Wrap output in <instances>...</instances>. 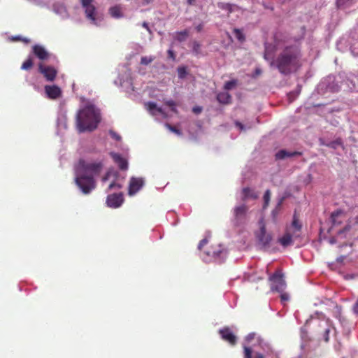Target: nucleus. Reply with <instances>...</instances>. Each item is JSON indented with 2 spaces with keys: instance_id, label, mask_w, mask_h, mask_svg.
Masks as SVG:
<instances>
[{
  "instance_id": "f257e3e1",
  "label": "nucleus",
  "mask_w": 358,
  "mask_h": 358,
  "mask_svg": "<svg viewBox=\"0 0 358 358\" xmlns=\"http://www.w3.org/2000/svg\"><path fill=\"white\" fill-rule=\"evenodd\" d=\"M103 169L101 162L90 163L80 159L74 166L75 182L82 192L87 194L96 187L94 176L99 175Z\"/></svg>"
},
{
  "instance_id": "f03ea898",
  "label": "nucleus",
  "mask_w": 358,
  "mask_h": 358,
  "mask_svg": "<svg viewBox=\"0 0 358 358\" xmlns=\"http://www.w3.org/2000/svg\"><path fill=\"white\" fill-rule=\"evenodd\" d=\"M100 115L96 108L90 105L80 110L76 117V124L80 133L93 131L97 127Z\"/></svg>"
},
{
  "instance_id": "7ed1b4c3",
  "label": "nucleus",
  "mask_w": 358,
  "mask_h": 358,
  "mask_svg": "<svg viewBox=\"0 0 358 358\" xmlns=\"http://www.w3.org/2000/svg\"><path fill=\"white\" fill-rule=\"evenodd\" d=\"M307 238L303 234L302 222L295 212L292 217V245L299 248L305 245Z\"/></svg>"
},
{
  "instance_id": "20e7f679",
  "label": "nucleus",
  "mask_w": 358,
  "mask_h": 358,
  "mask_svg": "<svg viewBox=\"0 0 358 358\" xmlns=\"http://www.w3.org/2000/svg\"><path fill=\"white\" fill-rule=\"evenodd\" d=\"M275 62L280 73H289L291 71V48L289 46L285 48Z\"/></svg>"
},
{
  "instance_id": "39448f33",
  "label": "nucleus",
  "mask_w": 358,
  "mask_h": 358,
  "mask_svg": "<svg viewBox=\"0 0 358 358\" xmlns=\"http://www.w3.org/2000/svg\"><path fill=\"white\" fill-rule=\"evenodd\" d=\"M94 0H81L82 7L85 10V16L90 22L96 26L99 25V18L96 17V9L93 4Z\"/></svg>"
},
{
  "instance_id": "423d86ee",
  "label": "nucleus",
  "mask_w": 358,
  "mask_h": 358,
  "mask_svg": "<svg viewBox=\"0 0 358 358\" xmlns=\"http://www.w3.org/2000/svg\"><path fill=\"white\" fill-rule=\"evenodd\" d=\"M269 281L271 289L273 291L282 292L285 289L286 285L283 279V275L280 271H276L273 273L269 278Z\"/></svg>"
},
{
  "instance_id": "0eeeda50",
  "label": "nucleus",
  "mask_w": 358,
  "mask_h": 358,
  "mask_svg": "<svg viewBox=\"0 0 358 358\" xmlns=\"http://www.w3.org/2000/svg\"><path fill=\"white\" fill-rule=\"evenodd\" d=\"M248 208L246 205L242 204L236 206L234 209V224L238 226L243 223L246 218L247 212Z\"/></svg>"
},
{
  "instance_id": "6e6552de",
  "label": "nucleus",
  "mask_w": 358,
  "mask_h": 358,
  "mask_svg": "<svg viewBox=\"0 0 358 358\" xmlns=\"http://www.w3.org/2000/svg\"><path fill=\"white\" fill-rule=\"evenodd\" d=\"M38 71L48 81L50 82L55 80L57 75V71L54 67L45 66L43 64H39Z\"/></svg>"
},
{
  "instance_id": "1a4fd4ad",
  "label": "nucleus",
  "mask_w": 358,
  "mask_h": 358,
  "mask_svg": "<svg viewBox=\"0 0 358 358\" xmlns=\"http://www.w3.org/2000/svg\"><path fill=\"white\" fill-rule=\"evenodd\" d=\"M123 201L124 197L122 193L109 194L106 199L108 206L113 208H119Z\"/></svg>"
},
{
  "instance_id": "9d476101",
  "label": "nucleus",
  "mask_w": 358,
  "mask_h": 358,
  "mask_svg": "<svg viewBox=\"0 0 358 358\" xmlns=\"http://www.w3.org/2000/svg\"><path fill=\"white\" fill-rule=\"evenodd\" d=\"M144 185V180L141 178H131L129 182L128 194L130 196L138 192Z\"/></svg>"
},
{
  "instance_id": "9b49d317",
  "label": "nucleus",
  "mask_w": 358,
  "mask_h": 358,
  "mask_svg": "<svg viewBox=\"0 0 358 358\" xmlns=\"http://www.w3.org/2000/svg\"><path fill=\"white\" fill-rule=\"evenodd\" d=\"M45 92L50 99H57L62 96V90L57 85H45Z\"/></svg>"
},
{
  "instance_id": "f8f14e48",
  "label": "nucleus",
  "mask_w": 358,
  "mask_h": 358,
  "mask_svg": "<svg viewBox=\"0 0 358 358\" xmlns=\"http://www.w3.org/2000/svg\"><path fill=\"white\" fill-rule=\"evenodd\" d=\"M222 338L228 342L229 344L234 345L236 343V336L233 334L229 327H224L219 331Z\"/></svg>"
},
{
  "instance_id": "ddd939ff",
  "label": "nucleus",
  "mask_w": 358,
  "mask_h": 358,
  "mask_svg": "<svg viewBox=\"0 0 358 358\" xmlns=\"http://www.w3.org/2000/svg\"><path fill=\"white\" fill-rule=\"evenodd\" d=\"M271 236L266 234L264 226L261 227L260 234L259 236V241L262 244V247L266 250L269 247V243L271 241Z\"/></svg>"
},
{
  "instance_id": "4468645a",
  "label": "nucleus",
  "mask_w": 358,
  "mask_h": 358,
  "mask_svg": "<svg viewBox=\"0 0 358 358\" xmlns=\"http://www.w3.org/2000/svg\"><path fill=\"white\" fill-rule=\"evenodd\" d=\"M32 52L34 55L41 60L47 59L49 56V53L45 48L40 45H34L32 47Z\"/></svg>"
},
{
  "instance_id": "2eb2a0df",
  "label": "nucleus",
  "mask_w": 358,
  "mask_h": 358,
  "mask_svg": "<svg viewBox=\"0 0 358 358\" xmlns=\"http://www.w3.org/2000/svg\"><path fill=\"white\" fill-rule=\"evenodd\" d=\"M110 157L113 158V161L117 164L118 167L121 170H127L128 168L127 161L121 156V155L115 152H110Z\"/></svg>"
},
{
  "instance_id": "dca6fc26",
  "label": "nucleus",
  "mask_w": 358,
  "mask_h": 358,
  "mask_svg": "<svg viewBox=\"0 0 358 358\" xmlns=\"http://www.w3.org/2000/svg\"><path fill=\"white\" fill-rule=\"evenodd\" d=\"M223 252H225V251L221 245H217L215 247H212L211 249H209L206 252L208 256L215 259L220 257Z\"/></svg>"
},
{
  "instance_id": "f3484780",
  "label": "nucleus",
  "mask_w": 358,
  "mask_h": 358,
  "mask_svg": "<svg viewBox=\"0 0 358 358\" xmlns=\"http://www.w3.org/2000/svg\"><path fill=\"white\" fill-rule=\"evenodd\" d=\"M146 109L152 115H155L157 113L164 114V111L161 108L157 106L154 102H147L145 103Z\"/></svg>"
},
{
  "instance_id": "a211bd4d",
  "label": "nucleus",
  "mask_w": 358,
  "mask_h": 358,
  "mask_svg": "<svg viewBox=\"0 0 358 358\" xmlns=\"http://www.w3.org/2000/svg\"><path fill=\"white\" fill-rule=\"evenodd\" d=\"M217 100L222 104H229L231 102V96L228 92H220L217 95Z\"/></svg>"
},
{
  "instance_id": "6ab92c4d",
  "label": "nucleus",
  "mask_w": 358,
  "mask_h": 358,
  "mask_svg": "<svg viewBox=\"0 0 358 358\" xmlns=\"http://www.w3.org/2000/svg\"><path fill=\"white\" fill-rule=\"evenodd\" d=\"M242 193H243V200H245V199H250V198L256 199L258 197L257 194L254 190L250 189V187L243 188L242 190Z\"/></svg>"
},
{
  "instance_id": "aec40b11",
  "label": "nucleus",
  "mask_w": 358,
  "mask_h": 358,
  "mask_svg": "<svg viewBox=\"0 0 358 358\" xmlns=\"http://www.w3.org/2000/svg\"><path fill=\"white\" fill-rule=\"evenodd\" d=\"M217 6L222 10H227L229 14L234 12V8H238L236 5L224 2H219Z\"/></svg>"
},
{
  "instance_id": "412c9836",
  "label": "nucleus",
  "mask_w": 358,
  "mask_h": 358,
  "mask_svg": "<svg viewBox=\"0 0 358 358\" xmlns=\"http://www.w3.org/2000/svg\"><path fill=\"white\" fill-rule=\"evenodd\" d=\"M109 13L115 18H120L122 16L121 8L117 6L111 7L109 9Z\"/></svg>"
},
{
  "instance_id": "4be33fe9",
  "label": "nucleus",
  "mask_w": 358,
  "mask_h": 358,
  "mask_svg": "<svg viewBox=\"0 0 358 358\" xmlns=\"http://www.w3.org/2000/svg\"><path fill=\"white\" fill-rule=\"evenodd\" d=\"M278 242L284 247L288 246L291 243V234L287 233L278 239Z\"/></svg>"
},
{
  "instance_id": "5701e85b",
  "label": "nucleus",
  "mask_w": 358,
  "mask_h": 358,
  "mask_svg": "<svg viewBox=\"0 0 358 358\" xmlns=\"http://www.w3.org/2000/svg\"><path fill=\"white\" fill-rule=\"evenodd\" d=\"M233 33L234 34V36L241 42H243L245 41V37L243 34V31L237 28L234 29Z\"/></svg>"
},
{
  "instance_id": "b1692460",
  "label": "nucleus",
  "mask_w": 358,
  "mask_h": 358,
  "mask_svg": "<svg viewBox=\"0 0 358 358\" xmlns=\"http://www.w3.org/2000/svg\"><path fill=\"white\" fill-rule=\"evenodd\" d=\"M33 66V60L31 58H28L26 61H24L22 66L21 69L22 70L28 71L30 70Z\"/></svg>"
},
{
  "instance_id": "393cba45",
  "label": "nucleus",
  "mask_w": 358,
  "mask_h": 358,
  "mask_svg": "<svg viewBox=\"0 0 358 358\" xmlns=\"http://www.w3.org/2000/svg\"><path fill=\"white\" fill-rule=\"evenodd\" d=\"M291 152H287L285 150H281L275 154V158L277 159H283L287 157H290Z\"/></svg>"
},
{
  "instance_id": "a878e982",
  "label": "nucleus",
  "mask_w": 358,
  "mask_h": 358,
  "mask_svg": "<svg viewBox=\"0 0 358 358\" xmlns=\"http://www.w3.org/2000/svg\"><path fill=\"white\" fill-rule=\"evenodd\" d=\"M352 3V0H336V5L338 8H346L350 6Z\"/></svg>"
},
{
  "instance_id": "bb28decb",
  "label": "nucleus",
  "mask_w": 358,
  "mask_h": 358,
  "mask_svg": "<svg viewBox=\"0 0 358 358\" xmlns=\"http://www.w3.org/2000/svg\"><path fill=\"white\" fill-rule=\"evenodd\" d=\"M341 215H343L341 210H337L331 213V220L334 225L338 224L341 222V221H337V218Z\"/></svg>"
},
{
  "instance_id": "cd10ccee",
  "label": "nucleus",
  "mask_w": 358,
  "mask_h": 358,
  "mask_svg": "<svg viewBox=\"0 0 358 358\" xmlns=\"http://www.w3.org/2000/svg\"><path fill=\"white\" fill-rule=\"evenodd\" d=\"M271 199V191L269 189H267L264 195V205L263 208H267L268 206L269 201Z\"/></svg>"
},
{
  "instance_id": "c85d7f7f",
  "label": "nucleus",
  "mask_w": 358,
  "mask_h": 358,
  "mask_svg": "<svg viewBox=\"0 0 358 358\" xmlns=\"http://www.w3.org/2000/svg\"><path fill=\"white\" fill-rule=\"evenodd\" d=\"M165 104L171 108V111L175 113H178V110L176 108V103L173 100H167L165 102Z\"/></svg>"
},
{
  "instance_id": "c756f323",
  "label": "nucleus",
  "mask_w": 358,
  "mask_h": 358,
  "mask_svg": "<svg viewBox=\"0 0 358 358\" xmlns=\"http://www.w3.org/2000/svg\"><path fill=\"white\" fill-rule=\"evenodd\" d=\"M237 84V81L236 80H229L225 83L224 88L226 90H231L234 86Z\"/></svg>"
},
{
  "instance_id": "7c9ffc66",
  "label": "nucleus",
  "mask_w": 358,
  "mask_h": 358,
  "mask_svg": "<svg viewBox=\"0 0 358 358\" xmlns=\"http://www.w3.org/2000/svg\"><path fill=\"white\" fill-rule=\"evenodd\" d=\"M187 36H188V31L187 30H184L182 31L178 32L177 39L179 41H183L186 39Z\"/></svg>"
},
{
  "instance_id": "2f4dec72",
  "label": "nucleus",
  "mask_w": 358,
  "mask_h": 358,
  "mask_svg": "<svg viewBox=\"0 0 358 358\" xmlns=\"http://www.w3.org/2000/svg\"><path fill=\"white\" fill-rule=\"evenodd\" d=\"M178 74L180 78H184L187 74L186 68L184 66L178 67Z\"/></svg>"
},
{
  "instance_id": "473e14b6",
  "label": "nucleus",
  "mask_w": 358,
  "mask_h": 358,
  "mask_svg": "<svg viewBox=\"0 0 358 358\" xmlns=\"http://www.w3.org/2000/svg\"><path fill=\"white\" fill-rule=\"evenodd\" d=\"M154 59L155 58L152 57H142L141 59V64L143 65H148L150 64Z\"/></svg>"
},
{
  "instance_id": "72a5a7b5",
  "label": "nucleus",
  "mask_w": 358,
  "mask_h": 358,
  "mask_svg": "<svg viewBox=\"0 0 358 358\" xmlns=\"http://www.w3.org/2000/svg\"><path fill=\"white\" fill-rule=\"evenodd\" d=\"M252 351L249 347H244V358H252Z\"/></svg>"
},
{
  "instance_id": "f704fd0d",
  "label": "nucleus",
  "mask_w": 358,
  "mask_h": 358,
  "mask_svg": "<svg viewBox=\"0 0 358 358\" xmlns=\"http://www.w3.org/2000/svg\"><path fill=\"white\" fill-rule=\"evenodd\" d=\"M166 126L172 132H173V133H175V134H176L178 135H181L182 134L180 130L177 129L176 127H173V126H172V125H171L169 124H166Z\"/></svg>"
},
{
  "instance_id": "c9c22d12",
  "label": "nucleus",
  "mask_w": 358,
  "mask_h": 358,
  "mask_svg": "<svg viewBox=\"0 0 358 358\" xmlns=\"http://www.w3.org/2000/svg\"><path fill=\"white\" fill-rule=\"evenodd\" d=\"M341 140H338H338H336V141H331V142H330V143H329L326 144V145H327V147H329V148H336V146L337 145H341Z\"/></svg>"
},
{
  "instance_id": "e433bc0d",
  "label": "nucleus",
  "mask_w": 358,
  "mask_h": 358,
  "mask_svg": "<svg viewBox=\"0 0 358 358\" xmlns=\"http://www.w3.org/2000/svg\"><path fill=\"white\" fill-rule=\"evenodd\" d=\"M109 134H110V136L113 138L115 139L116 141H119L121 140V136L118 134H117L115 131H114L113 130H110Z\"/></svg>"
},
{
  "instance_id": "4c0bfd02",
  "label": "nucleus",
  "mask_w": 358,
  "mask_h": 358,
  "mask_svg": "<svg viewBox=\"0 0 358 358\" xmlns=\"http://www.w3.org/2000/svg\"><path fill=\"white\" fill-rule=\"evenodd\" d=\"M264 58L266 60L271 59L272 58V55L269 52V48L268 46H266V48H265Z\"/></svg>"
},
{
  "instance_id": "58836bf2",
  "label": "nucleus",
  "mask_w": 358,
  "mask_h": 358,
  "mask_svg": "<svg viewBox=\"0 0 358 358\" xmlns=\"http://www.w3.org/2000/svg\"><path fill=\"white\" fill-rule=\"evenodd\" d=\"M121 188H122V185L118 184V183H115V182L110 183L109 187H108L109 189H121Z\"/></svg>"
},
{
  "instance_id": "ea45409f",
  "label": "nucleus",
  "mask_w": 358,
  "mask_h": 358,
  "mask_svg": "<svg viewBox=\"0 0 358 358\" xmlns=\"http://www.w3.org/2000/svg\"><path fill=\"white\" fill-rule=\"evenodd\" d=\"M207 243H208V239H207V238H203V239H202V240L199 242V245H198V248H199V250H202V248H203V247L206 244H207Z\"/></svg>"
},
{
  "instance_id": "a19ab883",
  "label": "nucleus",
  "mask_w": 358,
  "mask_h": 358,
  "mask_svg": "<svg viewBox=\"0 0 358 358\" xmlns=\"http://www.w3.org/2000/svg\"><path fill=\"white\" fill-rule=\"evenodd\" d=\"M268 352H266V354H263L261 352H255V358H266L268 356Z\"/></svg>"
},
{
  "instance_id": "79ce46f5",
  "label": "nucleus",
  "mask_w": 358,
  "mask_h": 358,
  "mask_svg": "<svg viewBox=\"0 0 358 358\" xmlns=\"http://www.w3.org/2000/svg\"><path fill=\"white\" fill-rule=\"evenodd\" d=\"M193 50L196 53H199V52L200 44L198 42H196V41L194 42V43H193Z\"/></svg>"
},
{
  "instance_id": "37998d69",
  "label": "nucleus",
  "mask_w": 358,
  "mask_h": 358,
  "mask_svg": "<svg viewBox=\"0 0 358 358\" xmlns=\"http://www.w3.org/2000/svg\"><path fill=\"white\" fill-rule=\"evenodd\" d=\"M192 111L195 114H199L202 111V108L200 106H195L193 108Z\"/></svg>"
},
{
  "instance_id": "c03bdc74",
  "label": "nucleus",
  "mask_w": 358,
  "mask_h": 358,
  "mask_svg": "<svg viewBox=\"0 0 358 358\" xmlns=\"http://www.w3.org/2000/svg\"><path fill=\"white\" fill-rule=\"evenodd\" d=\"M282 302L287 301L289 300V295L287 294H282L280 295Z\"/></svg>"
},
{
  "instance_id": "a18cd8bd",
  "label": "nucleus",
  "mask_w": 358,
  "mask_h": 358,
  "mask_svg": "<svg viewBox=\"0 0 358 358\" xmlns=\"http://www.w3.org/2000/svg\"><path fill=\"white\" fill-rule=\"evenodd\" d=\"M22 41V42H23V43H24L27 44V43H30V39L27 38H22V37L21 36V41Z\"/></svg>"
},
{
  "instance_id": "49530a36",
  "label": "nucleus",
  "mask_w": 358,
  "mask_h": 358,
  "mask_svg": "<svg viewBox=\"0 0 358 358\" xmlns=\"http://www.w3.org/2000/svg\"><path fill=\"white\" fill-rule=\"evenodd\" d=\"M12 41H21V36H13L12 38Z\"/></svg>"
},
{
  "instance_id": "de8ad7c7",
  "label": "nucleus",
  "mask_w": 358,
  "mask_h": 358,
  "mask_svg": "<svg viewBox=\"0 0 358 358\" xmlns=\"http://www.w3.org/2000/svg\"><path fill=\"white\" fill-rule=\"evenodd\" d=\"M168 54L169 55V57L172 58L173 59H175V55H174V53H173V52L172 50H169L168 51Z\"/></svg>"
},
{
  "instance_id": "09e8293b",
  "label": "nucleus",
  "mask_w": 358,
  "mask_h": 358,
  "mask_svg": "<svg viewBox=\"0 0 358 358\" xmlns=\"http://www.w3.org/2000/svg\"><path fill=\"white\" fill-rule=\"evenodd\" d=\"M329 329H326L325 330V341H329Z\"/></svg>"
},
{
  "instance_id": "8fccbe9b",
  "label": "nucleus",
  "mask_w": 358,
  "mask_h": 358,
  "mask_svg": "<svg viewBox=\"0 0 358 358\" xmlns=\"http://www.w3.org/2000/svg\"><path fill=\"white\" fill-rule=\"evenodd\" d=\"M143 27L145 28L147 30L150 31L148 24L145 22H143L142 24Z\"/></svg>"
},
{
  "instance_id": "3c124183",
  "label": "nucleus",
  "mask_w": 358,
  "mask_h": 358,
  "mask_svg": "<svg viewBox=\"0 0 358 358\" xmlns=\"http://www.w3.org/2000/svg\"><path fill=\"white\" fill-rule=\"evenodd\" d=\"M188 5H193L195 3V0H187Z\"/></svg>"
},
{
  "instance_id": "603ef678",
  "label": "nucleus",
  "mask_w": 358,
  "mask_h": 358,
  "mask_svg": "<svg viewBox=\"0 0 358 358\" xmlns=\"http://www.w3.org/2000/svg\"><path fill=\"white\" fill-rule=\"evenodd\" d=\"M236 125L238 126L241 129H243V126L241 123L236 122Z\"/></svg>"
},
{
  "instance_id": "864d4df0",
  "label": "nucleus",
  "mask_w": 358,
  "mask_h": 358,
  "mask_svg": "<svg viewBox=\"0 0 358 358\" xmlns=\"http://www.w3.org/2000/svg\"><path fill=\"white\" fill-rule=\"evenodd\" d=\"M298 154H299L298 152H292V157H294V156H295V155H296Z\"/></svg>"
},
{
  "instance_id": "5fc2aeb1",
  "label": "nucleus",
  "mask_w": 358,
  "mask_h": 358,
  "mask_svg": "<svg viewBox=\"0 0 358 358\" xmlns=\"http://www.w3.org/2000/svg\"><path fill=\"white\" fill-rule=\"evenodd\" d=\"M107 180V176L103 178V181H106Z\"/></svg>"
},
{
  "instance_id": "6e6d98bb",
  "label": "nucleus",
  "mask_w": 358,
  "mask_h": 358,
  "mask_svg": "<svg viewBox=\"0 0 358 358\" xmlns=\"http://www.w3.org/2000/svg\"><path fill=\"white\" fill-rule=\"evenodd\" d=\"M147 3H150V0H144Z\"/></svg>"
},
{
  "instance_id": "4d7b16f0",
  "label": "nucleus",
  "mask_w": 358,
  "mask_h": 358,
  "mask_svg": "<svg viewBox=\"0 0 358 358\" xmlns=\"http://www.w3.org/2000/svg\"><path fill=\"white\" fill-rule=\"evenodd\" d=\"M197 29H198V31H200L201 30V27L200 26L198 27Z\"/></svg>"
},
{
  "instance_id": "13d9d810",
  "label": "nucleus",
  "mask_w": 358,
  "mask_h": 358,
  "mask_svg": "<svg viewBox=\"0 0 358 358\" xmlns=\"http://www.w3.org/2000/svg\"><path fill=\"white\" fill-rule=\"evenodd\" d=\"M287 96H288V99H290L289 94H287Z\"/></svg>"
},
{
  "instance_id": "bf43d9fd",
  "label": "nucleus",
  "mask_w": 358,
  "mask_h": 358,
  "mask_svg": "<svg viewBox=\"0 0 358 358\" xmlns=\"http://www.w3.org/2000/svg\"><path fill=\"white\" fill-rule=\"evenodd\" d=\"M292 63H293V62H294V58H293V57H292Z\"/></svg>"
},
{
  "instance_id": "052dcab7",
  "label": "nucleus",
  "mask_w": 358,
  "mask_h": 358,
  "mask_svg": "<svg viewBox=\"0 0 358 358\" xmlns=\"http://www.w3.org/2000/svg\"><path fill=\"white\" fill-rule=\"evenodd\" d=\"M357 238H358V236H357Z\"/></svg>"
}]
</instances>
